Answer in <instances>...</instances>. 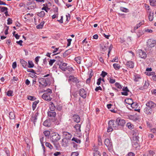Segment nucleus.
Listing matches in <instances>:
<instances>
[{
    "label": "nucleus",
    "instance_id": "4",
    "mask_svg": "<svg viewBox=\"0 0 156 156\" xmlns=\"http://www.w3.org/2000/svg\"><path fill=\"white\" fill-rule=\"evenodd\" d=\"M146 105L147 107L152 109L156 107V104L151 101H148L146 103Z\"/></svg>",
    "mask_w": 156,
    "mask_h": 156
},
{
    "label": "nucleus",
    "instance_id": "31",
    "mask_svg": "<svg viewBox=\"0 0 156 156\" xmlns=\"http://www.w3.org/2000/svg\"><path fill=\"white\" fill-rule=\"evenodd\" d=\"M9 118L10 119H13L15 118V115L13 112H11L9 114Z\"/></svg>",
    "mask_w": 156,
    "mask_h": 156
},
{
    "label": "nucleus",
    "instance_id": "5",
    "mask_svg": "<svg viewBox=\"0 0 156 156\" xmlns=\"http://www.w3.org/2000/svg\"><path fill=\"white\" fill-rule=\"evenodd\" d=\"M147 47L150 48H152L155 46L156 43V41L154 40L150 39L147 41Z\"/></svg>",
    "mask_w": 156,
    "mask_h": 156
},
{
    "label": "nucleus",
    "instance_id": "51",
    "mask_svg": "<svg viewBox=\"0 0 156 156\" xmlns=\"http://www.w3.org/2000/svg\"><path fill=\"white\" fill-rule=\"evenodd\" d=\"M149 85V83L148 82L145 81L144 83V85L143 87L144 89H146L147 88Z\"/></svg>",
    "mask_w": 156,
    "mask_h": 156
},
{
    "label": "nucleus",
    "instance_id": "20",
    "mask_svg": "<svg viewBox=\"0 0 156 156\" xmlns=\"http://www.w3.org/2000/svg\"><path fill=\"white\" fill-rule=\"evenodd\" d=\"M109 143V145H108V150H109L110 152L113 151V147L112 143L111 142L109 139H108V143Z\"/></svg>",
    "mask_w": 156,
    "mask_h": 156
},
{
    "label": "nucleus",
    "instance_id": "2",
    "mask_svg": "<svg viewBox=\"0 0 156 156\" xmlns=\"http://www.w3.org/2000/svg\"><path fill=\"white\" fill-rule=\"evenodd\" d=\"M108 132L112 131L113 130V128L115 126L114 123V121L113 120L109 121L108 123Z\"/></svg>",
    "mask_w": 156,
    "mask_h": 156
},
{
    "label": "nucleus",
    "instance_id": "38",
    "mask_svg": "<svg viewBox=\"0 0 156 156\" xmlns=\"http://www.w3.org/2000/svg\"><path fill=\"white\" fill-rule=\"evenodd\" d=\"M107 134L105 133L104 134L103 137V138L105 140L104 144L106 146H107V141H106V140H107Z\"/></svg>",
    "mask_w": 156,
    "mask_h": 156
},
{
    "label": "nucleus",
    "instance_id": "45",
    "mask_svg": "<svg viewBox=\"0 0 156 156\" xmlns=\"http://www.w3.org/2000/svg\"><path fill=\"white\" fill-rule=\"evenodd\" d=\"M68 70L69 72H72L73 71V68L69 66H67L66 69V71Z\"/></svg>",
    "mask_w": 156,
    "mask_h": 156
},
{
    "label": "nucleus",
    "instance_id": "22",
    "mask_svg": "<svg viewBox=\"0 0 156 156\" xmlns=\"http://www.w3.org/2000/svg\"><path fill=\"white\" fill-rule=\"evenodd\" d=\"M49 108L51 111H54L56 108V107L53 102H49Z\"/></svg>",
    "mask_w": 156,
    "mask_h": 156
},
{
    "label": "nucleus",
    "instance_id": "50",
    "mask_svg": "<svg viewBox=\"0 0 156 156\" xmlns=\"http://www.w3.org/2000/svg\"><path fill=\"white\" fill-rule=\"evenodd\" d=\"M144 6L146 9L147 10L148 12H150V11H151V10L149 8V6L147 4H145Z\"/></svg>",
    "mask_w": 156,
    "mask_h": 156
},
{
    "label": "nucleus",
    "instance_id": "53",
    "mask_svg": "<svg viewBox=\"0 0 156 156\" xmlns=\"http://www.w3.org/2000/svg\"><path fill=\"white\" fill-rule=\"evenodd\" d=\"M56 61V60L53 59H50L49 61V65L50 66H51L52 65L53 63L55 62Z\"/></svg>",
    "mask_w": 156,
    "mask_h": 156
},
{
    "label": "nucleus",
    "instance_id": "3",
    "mask_svg": "<svg viewBox=\"0 0 156 156\" xmlns=\"http://www.w3.org/2000/svg\"><path fill=\"white\" fill-rule=\"evenodd\" d=\"M69 80L71 81L76 84L77 86L78 85L77 84L80 82L79 80L77 77H75L73 76H69Z\"/></svg>",
    "mask_w": 156,
    "mask_h": 156
},
{
    "label": "nucleus",
    "instance_id": "13",
    "mask_svg": "<svg viewBox=\"0 0 156 156\" xmlns=\"http://www.w3.org/2000/svg\"><path fill=\"white\" fill-rule=\"evenodd\" d=\"M139 140H137L133 141L132 143L133 147L136 149H139L140 148V146L138 143Z\"/></svg>",
    "mask_w": 156,
    "mask_h": 156
},
{
    "label": "nucleus",
    "instance_id": "35",
    "mask_svg": "<svg viewBox=\"0 0 156 156\" xmlns=\"http://www.w3.org/2000/svg\"><path fill=\"white\" fill-rule=\"evenodd\" d=\"M74 121L77 123L79 122L80 121V118L78 115H76L74 116Z\"/></svg>",
    "mask_w": 156,
    "mask_h": 156
},
{
    "label": "nucleus",
    "instance_id": "59",
    "mask_svg": "<svg viewBox=\"0 0 156 156\" xmlns=\"http://www.w3.org/2000/svg\"><path fill=\"white\" fill-rule=\"evenodd\" d=\"M94 156H101L99 152H93Z\"/></svg>",
    "mask_w": 156,
    "mask_h": 156
},
{
    "label": "nucleus",
    "instance_id": "27",
    "mask_svg": "<svg viewBox=\"0 0 156 156\" xmlns=\"http://www.w3.org/2000/svg\"><path fill=\"white\" fill-rule=\"evenodd\" d=\"M148 13H149V15L148 16L149 20L150 21H152L153 19L154 12H152V11H150V12H149Z\"/></svg>",
    "mask_w": 156,
    "mask_h": 156
},
{
    "label": "nucleus",
    "instance_id": "57",
    "mask_svg": "<svg viewBox=\"0 0 156 156\" xmlns=\"http://www.w3.org/2000/svg\"><path fill=\"white\" fill-rule=\"evenodd\" d=\"M72 135L70 134H68V135L67 136H65V138L67 139V140H70L71 138Z\"/></svg>",
    "mask_w": 156,
    "mask_h": 156
},
{
    "label": "nucleus",
    "instance_id": "55",
    "mask_svg": "<svg viewBox=\"0 0 156 156\" xmlns=\"http://www.w3.org/2000/svg\"><path fill=\"white\" fill-rule=\"evenodd\" d=\"M8 10V9L7 8L5 7H2V8L1 11L2 12H5V11H7Z\"/></svg>",
    "mask_w": 156,
    "mask_h": 156
},
{
    "label": "nucleus",
    "instance_id": "8",
    "mask_svg": "<svg viewBox=\"0 0 156 156\" xmlns=\"http://www.w3.org/2000/svg\"><path fill=\"white\" fill-rule=\"evenodd\" d=\"M116 122L118 125L123 126L125 124L126 122L124 119L118 118L116 119Z\"/></svg>",
    "mask_w": 156,
    "mask_h": 156
},
{
    "label": "nucleus",
    "instance_id": "37",
    "mask_svg": "<svg viewBox=\"0 0 156 156\" xmlns=\"http://www.w3.org/2000/svg\"><path fill=\"white\" fill-rule=\"evenodd\" d=\"M150 5L152 6H156V0H150Z\"/></svg>",
    "mask_w": 156,
    "mask_h": 156
},
{
    "label": "nucleus",
    "instance_id": "9",
    "mask_svg": "<svg viewBox=\"0 0 156 156\" xmlns=\"http://www.w3.org/2000/svg\"><path fill=\"white\" fill-rule=\"evenodd\" d=\"M138 51L139 53V57L143 59H145L146 58L147 55L146 53L144 51L141 50H139Z\"/></svg>",
    "mask_w": 156,
    "mask_h": 156
},
{
    "label": "nucleus",
    "instance_id": "47",
    "mask_svg": "<svg viewBox=\"0 0 156 156\" xmlns=\"http://www.w3.org/2000/svg\"><path fill=\"white\" fill-rule=\"evenodd\" d=\"M45 145L46 147H48L50 149H51L53 148V146L49 143L46 142L45 143Z\"/></svg>",
    "mask_w": 156,
    "mask_h": 156
},
{
    "label": "nucleus",
    "instance_id": "18",
    "mask_svg": "<svg viewBox=\"0 0 156 156\" xmlns=\"http://www.w3.org/2000/svg\"><path fill=\"white\" fill-rule=\"evenodd\" d=\"M126 65L127 67L132 69L134 67V63L133 61H128L126 62Z\"/></svg>",
    "mask_w": 156,
    "mask_h": 156
},
{
    "label": "nucleus",
    "instance_id": "56",
    "mask_svg": "<svg viewBox=\"0 0 156 156\" xmlns=\"http://www.w3.org/2000/svg\"><path fill=\"white\" fill-rule=\"evenodd\" d=\"M44 133L46 136H49L50 133L49 131H44Z\"/></svg>",
    "mask_w": 156,
    "mask_h": 156
},
{
    "label": "nucleus",
    "instance_id": "44",
    "mask_svg": "<svg viewBox=\"0 0 156 156\" xmlns=\"http://www.w3.org/2000/svg\"><path fill=\"white\" fill-rule=\"evenodd\" d=\"M13 91L11 90H9L7 92V95L8 96H13L12 94Z\"/></svg>",
    "mask_w": 156,
    "mask_h": 156
},
{
    "label": "nucleus",
    "instance_id": "32",
    "mask_svg": "<svg viewBox=\"0 0 156 156\" xmlns=\"http://www.w3.org/2000/svg\"><path fill=\"white\" fill-rule=\"evenodd\" d=\"M155 154V152L154 151L149 150L147 154V156H153Z\"/></svg>",
    "mask_w": 156,
    "mask_h": 156
},
{
    "label": "nucleus",
    "instance_id": "7",
    "mask_svg": "<svg viewBox=\"0 0 156 156\" xmlns=\"http://www.w3.org/2000/svg\"><path fill=\"white\" fill-rule=\"evenodd\" d=\"M57 64L59 65V68L62 70L64 71H66V67L67 65V63L65 62H62L60 63L58 62L57 63Z\"/></svg>",
    "mask_w": 156,
    "mask_h": 156
},
{
    "label": "nucleus",
    "instance_id": "63",
    "mask_svg": "<svg viewBox=\"0 0 156 156\" xmlns=\"http://www.w3.org/2000/svg\"><path fill=\"white\" fill-rule=\"evenodd\" d=\"M40 58V57L39 56H37L35 58V63L36 64H38V62L39 60V59Z\"/></svg>",
    "mask_w": 156,
    "mask_h": 156
},
{
    "label": "nucleus",
    "instance_id": "62",
    "mask_svg": "<svg viewBox=\"0 0 156 156\" xmlns=\"http://www.w3.org/2000/svg\"><path fill=\"white\" fill-rule=\"evenodd\" d=\"M7 24L8 25H10L12 23V19L10 18H9L7 20Z\"/></svg>",
    "mask_w": 156,
    "mask_h": 156
},
{
    "label": "nucleus",
    "instance_id": "19",
    "mask_svg": "<svg viewBox=\"0 0 156 156\" xmlns=\"http://www.w3.org/2000/svg\"><path fill=\"white\" fill-rule=\"evenodd\" d=\"M68 140L65 138L62 140V146L66 147L68 146Z\"/></svg>",
    "mask_w": 156,
    "mask_h": 156
},
{
    "label": "nucleus",
    "instance_id": "39",
    "mask_svg": "<svg viewBox=\"0 0 156 156\" xmlns=\"http://www.w3.org/2000/svg\"><path fill=\"white\" fill-rule=\"evenodd\" d=\"M75 61L77 63L80 64L81 63V58L80 57H77L75 58Z\"/></svg>",
    "mask_w": 156,
    "mask_h": 156
},
{
    "label": "nucleus",
    "instance_id": "33",
    "mask_svg": "<svg viewBox=\"0 0 156 156\" xmlns=\"http://www.w3.org/2000/svg\"><path fill=\"white\" fill-rule=\"evenodd\" d=\"M34 66V65L33 62L31 61H28V67L29 68H32Z\"/></svg>",
    "mask_w": 156,
    "mask_h": 156
},
{
    "label": "nucleus",
    "instance_id": "46",
    "mask_svg": "<svg viewBox=\"0 0 156 156\" xmlns=\"http://www.w3.org/2000/svg\"><path fill=\"white\" fill-rule=\"evenodd\" d=\"M72 141H74L76 142L77 143H80L81 142V140H79L77 138H75L74 137H73L72 138Z\"/></svg>",
    "mask_w": 156,
    "mask_h": 156
},
{
    "label": "nucleus",
    "instance_id": "58",
    "mask_svg": "<svg viewBox=\"0 0 156 156\" xmlns=\"http://www.w3.org/2000/svg\"><path fill=\"white\" fill-rule=\"evenodd\" d=\"M107 75V73L104 71H102L100 75L102 77H104Z\"/></svg>",
    "mask_w": 156,
    "mask_h": 156
},
{
    "label": "nucleus",
    "instance_id": "11",
    "mask_svg": "<svg viewBox=\"0 0 156 156\" xmlns=\"http://www.w3.org/2000/svg\"><path fill=\"white\" fill-rule=\"evenodd\" d=\"M80 95L83 98H85L87 96V93L83 89H81L79 90Z\"/></svg>",
    "mask_w": 156,
    "mask_h": 156
},
{
    "label": "nucleus",
    "instance_id": "23",
    "mask_svg": "<svg viewBox=\"0 0 156 156\" xmlns=\"http://www.w3.org/2000/svg\"><path fill=\"white\" fill-rule=\"evenodd\" d=\"M129 119L133 121H136L138 119V117L136 115H130L129 116Z\"/></svg>",
    "mask_w": 156,
    "mask_h": 156
},
{
    "label": "nucleus",
    "instance_id": "30",
    "mask_svg": "<svg viewBox=\"0 0 156 156\" xmlns=\"http://www.w3.org/2000/svg\"><path fill=\"white\" fill-rule=\"evenodd\" d=\"M114 68L116 70H119L121 68V66L118 64L114 63L113 65Z\"/></svg>",
    "mask_w": 156,
    "mask_h": 156
},
{
    "label": "nucleus",
    "instance_id": "49",
    "mask_svg": "<svg viewBox=\"0 0 156 156\" xmlns=\"http://www.w3.org/2000/svg\"><path fill=\"white\" fill-rule=\"evenodd\" d=\"M98 145H102V140L101 137L100 136H99L98 137Z\"/></svg>",
    "mask_w": 156,
    "mask_h": 156
},
{
    "label": "nucleus",
    "instance_id": "48",
    "mask_svg": "<svg viewBox=\"0 0 156 156\" xmlns=\"http://www.w3.org/2000/svg\"><path fill=\"white\" fill-rule=\"evenodd\" d=\"M115 86L118 89H121L122 88V86L118 83H116L115 84Z\"/></svg>",
    "mask_w": 156,
    "mask_h": 156
},
{
    "label": "nucleus",
    "instance_id": "54",
    "mask_svg": "<svg viewBox=\"0 0 156 156\" xmlns=\"http://www.w3.org/2000/svg\"><path fill=\"white\" fill-rule=\"evenodd\" d=\"M141 22H140L138 24H137L134 27V30H137L139 27L141 25H142Z\"/></svg>",
    "mask_w": 156,
    "mask_h": 156
},
{
    "label": "nucleus",
    "instance_id": "16",
    "mask_svg": "<svg viewBox=\"0 0 156 156\" xmlns=\"http://www.w3.org/2000/svg\"><path fill=\"white\" fill-rule=\"evenodd\" d=\"M138 106V104L136 102H134L133 103H132V104H131V107L132 108H133L135 111L140 112V109H137Z\"/></svg>",
    "mask_w": 156,
    "mask_h": 156
},
{
    "label": "nucleus",
    "instance_id": "34",
    "mask_svg": "<svg viewBox=\"0 0 156 156\" xmlns=\"http://www.w3.org/2000/svg\"><path fill=\"white\" fill-rule=\"evenodd\" d=\"M39 102V101L38 100L35 101L32 104V108L33 110H34L35 109L36 107L37 104H38Z\"/></svg>",
    "mask_w": 156,
    "mask_h": 156
},
{
    "label": "nucleus",
    "instance_id": "52",
    "mask_svg": "<svg viewBox=\"0 0 156 156\" xmlns=\"http://www.w3.org/2000/svg\"><path fill=\"white\" fill-rule=\"evenodd\" d=\"M92 149L94 151V152H99L98 151V148L97 146H96L94 144L93 146V148H92Z\"/></svg>",
    "mask_w": 156,
    "mask_h": 156
},
{
    "label": "nucleus",
    "instance_id": "26",
    "mask_svg": "<svg viewBox=\"0 0 156 156\" xmlns=\"http://www.w3.org/2000/svg\"><path fill=\"white\" fill-rule=\"evenodd\" d=\"M48 115L49 117L54 118L56 115V113L55 112L48 111Z\"/></svg>",
    "mask_w": 156,
    "mask_h": 156
},
{
    "label": "nucleus",
    "instance_id": "6",
    "mask_svg": "<svg viewBox=\"0 0 156 156\" xmlns=\"http://www.w3.org/2000/svg\"><path fill=\"white\" fill-rule=\"evenodd\" d=\"M38 82L43 87H45L47 86L48 84L46 80L44 78H39L38 79Z\"/></svg>",
    "mask_w": 156,
    "mask_h": 156
},
{
    "label": "nucleus",
    "instance_id": "42",
    "mask_svg": "<svg viewBox=\"0 0 156 156\" xmlns=\"http://www.w3.org/2000/svg\"><path fill=\"white\" fill-rule=\"evenodd\" d=\"M120 9L122 11L125 12H129V10L127 9L124 7H121L120 8Z\"/></svg>",
    "mask_w": 156,
    "mask_h": 156
},
{
    "label": "nucleus",
    "instance_id": "40",
    "mask_svg": "<svg viewBox=\"0 0 156 156\" xmlns=\"http://www.w3.org/2000/svg\"><path fill=\"white\" fill-rule=\"evenodd\" d=\"M27 99L29 100L33 101L36 99V98L34 96H28L27 97Z\"/></svg>",
    "mask_w": 156,
    "mask_h": 156
},
{
    "label": "nucleus",
    "instance_id": "21",
    "mask_svg": "<svg viewBox=\"0 0 156 156\" xmlns=\"http://www.w3.org/2000/svg\"><path fill=\"white\" fill-rule=\"evenodd\" d=\"M43 124L44 126L49 127L51 125V121L49 120H46L44 122Z\"/></svg>",
    "mask_w": 156,
    "mask_h": 156
},
{
    "label": "nucleus",
    "instance_id": "17",
    "mask_svg": "<svg viewBox=\"0 0 156 156\" xmlns=\"http://www.w3.org/2000/svg\"><path fill=\"white\" fill-rule=\"evenodd\" d=\"M122 90L124 91L123 92H122L121 93V94L122 95L125 96H127L128 95V92H129V90L128 89L127 87H123L122 88Z\"/></svg>",
    "mask_w": 156,
    "mask_h": 156
},
{
    "label": "nucleus",
    "instance_id": "24",
    "mask_svg": "<svg viewBox=\"0 0 156 156\" xmlns=\"http://www.w3.org/2000/svg\"><path fill=\"white\" fill-rule=\"evenodd\" d=\"M101 49L102 51H104L107 49V44L102 43L101 44Z\"/></svg>",
    "mask_w": 156,
    "mask_h": 156
},
{
    "label": "nucleus",
    "instance_id": "64",
    "mask_svg": "<svg viewBox=\"0 0 156 156\" xmlns=\"http://www.w3.org/2000/svg\"><path fill=\"white\" fill-rule=\"evenodd\" d=\"M135 156V154L134 153L132 152H130L129 153L127 154L126 155V156Z\"/></svg>",
    "mask_w": 156,
    "mask_h": 156
},
{
    "label": "nucleus",
    "instance_id": "29",
    "mask_svg": "<svg viewBox=\"0 0 156 156\" xmlns=\"http://www.w3.org/2000/svg\"><path fill=\"white\" fill-rule=\"evenodd\" d=\"M125 101L126 102V103L131 105V104H132V103L134 102L131 98L127 99L126 100H125Z\"/></svg>",
    "mask_w": 156,
    "mask_h": 156
},
{
    "label": "nucleus",
    "instance_id": "36",
    "mask_svg": "<svg viewBox=\"0 0 156 156\" xmlns=\"http://www.w3.org/2000/svg\"><path fill=\"white\" fill-rule=\"evenodd\" d=\"M126 126L129 129H132L134 128V126L130 122H128L126 124Z\"/></svg>",
    "mask_w": 156,
    "mask_h": 156
},
{
    "label": "nucleus",
    "instance_id": "12",
    "mask_svg": "<svg viewBox=\"0 0 156 156\" xmlns=\"http://www.w3.org/2000/svg\"><path fill=\"white\" fill-rule=\"evenodd\" d=\"M144 112L147 115H151L152 112V109L146 107L144 109Z\"/></svg>",
    "mask_w": 156,
    "mask_h": 156
},
{
    "label": "nucleus",
    "instance_id": "60",
    "mask_svg": "<svg viewBox=\"0 0 156 156\" xmlns=\"http://www.w3.org/2000/svg\"><path fill=\"white\" fill-rule=\"evenodd\" d=\"M27 71L28 72L32 73L34 74L36 73L35 71L32 69H27Z\"/></svg>",
    "mask_w": 156,
    "mask_h": 156
},
{
    "label": "nucleus",
    "instance_id": "14",
    "mask_svg": "<svg viewBox=\"0 0 156 156\" xmlns=\"http://www.w3.org/2000/svg\"><path fill=\"white\" fill-rule=\"evenodd\" d=\"M38 115V112H37L35 114L33 115L30 119L33 122L34 125H35V122H36L37 119V117Z\"/></svg>",
    "mask_w": 156,
    "mask_h": 156
},
{
    "label": "nucleus",
    "instance_id": "1",
    "mask_svg": "<svg viewBox=\"0 0 156 156\" xmlns=\"http://www.w3.org/2000/svg\"><path fill=\"white\" fill-rule=\"evenodd\" d=\"M60 138V136L58 133H52L50 136L51 140L54 145H55L56 142L59 140Z\"/></svg>",
    "mask_w": 156,
    "mask_h": 156
},
{
    "label": "nucleus",
    "instance_id": "43",
    "mask_svg": "<svg viewBox=\"0 0 156 156\" xmlns=\"http://www.w3.org/2000/svg\"><path fill=\"white\" fill-rule=\"evenodd\" d=\"M55 58L56 59L55 60H56V61L59 62V63L62 61V58L59 56H56Z\"/></svg>",
    "mask_w": 156,
    "mask_h": 156
},
{
    "label": "nucleus",
    "instance_id": "10",
    "mask_svg": "<svg viewBox=\"0 0 156 156\" xmlns=\"http://www.w3.org/2000/svg\"><path fill=\"white\" fill-rule=\"evenodd\" d=\"M42 98L48 101H50L52 99L48 93H44L42 96Z\"/></svg>",
    "mask_w": 156,
    "mask_h": 156
},
{
    "label": "nucleus",
    "instance_id": "25",
    "mask_svg": "<svg viewBox=\"0 0 156 156\" xmlns=\"http://www.w3.org/2000/svg\"><path fill=\"white\" fill-rule=\"evenodd\" d=\"M81 125L80 124H77L74 126V128L76 130V132L77 133H79L81 131L80 130Z\"/></svg>",
    "mask_w": 156,
    "mask_h": 156
},
{
    "label": "nucleus",
    "instance_id": "15",
    "mask_svg": "<svg viewBox=\"0 0 156 156\" xmlns=\"http://www.w3.org/2000/svg\"><path fill=\"white\" fill-rule=\"evenodd\" d=\"M27 9L28 10L34 9L36 6V4L34 2L28 3L27 4Z\"/></svg>",
    "mask_w": 156,
    "mask_h": 156
},
{
    "label": "nucleus",
    "instance_id": "28",
    "mask_svg": "<svg viewBox=\"0 0 156 156\" xmlns=\"http://www.w3.org/2000/svg\"><path fill=\"white\" fill-rule=\"evenodd\" d=\"M20 62L21 64H22L23 67L24 68H26V67L27 64V62L23 59H20Z\"/></svg>",
    "mask_w": 156,
    "mask_h": 156
},
{
    "label": "nucleus",
    "instance_id": "41",
    "mask_svg": "<svg viewBox=\"0 0 156 156\" xmlns=\"http://www.w3.org/2000/svg\"><path fill=\"white\" fill-rule=\"evenodd\" d=\"M37 15L40 17H42L44 16L45 12L44 11H41Z\"/></svg>",
    "mask_w": 156,
    "mask_h": 156
},
{
    "label": "nucleus",
    "instance_id": "61",
    "mask_svg": "<svg viewBox=\"0 0 156 156\" xmlns=\"http://www.w3.org/2000/svg\"><path fill=\"white\" fill-rule=\"evenodd\" d=\"M138 133V131L136 129H134L133 131V134L134 136H136Z\"/></svg>",
    "mask_w": 156,
    "mask_h": 156
}]
</instances>
